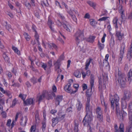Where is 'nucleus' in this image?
I'll return each mask as SVG.
<instances>
[{
  "label": "nucleus",
  "mask_w": 132,
  "mask_h": 132,
  "mask_svg": "<svg viewBox=\"0 0 132 132\" xmlns=\"http://www.w3.org/2000/svg\"><path fill=\"white\" fill-rule=\"evenodd\" d=\"M119 97L117 94H115L114 96L111 95L110 96V100L111 103V108L114 109V105L116 106L117 114L118 117L121 120H123V117L126 115L127 113L126 112L123 110L119 112V105L118 103L119 100Z\"/></svg>",
  "instance_id": "nucleus-1"
},
{
  "label": "nucleus",
  "mask_w": 132,
  "mask_h": 132,
  "mask_svg": "<svg viewBox=\"0 0 132 132\" xmlns=\"http://www.w3.org/2000/svg\"><path fill=\"white\" fill-rule=\"evenodd\" d=\"M92 114L86 113V115L84 117L83 121V123L84 126L88 127L90 131L92 130L93 128L91 127V121L92 120Z\"/></svg>",
  "instance_id": "nucleus-2"
},
{
  "label": "nucleus",
  "mask_w": 132,
  "mask_h": 132,
  "mask_svg": "<svg viewBox=\"0 0 132 132\" xmlns=\"http://www.w3.org/2000/svg\"><path fill=\"white\" fill-rule=\"evenodd\" d=\"M75 40L77 45L84 39L83 31L78 30L74 35Z\"/></svg>",
  "instance_id": "nucleus-3"
},
{
  "label": "nucleus",
  "mask_w": 132,
  "mask_h": 132,
  "mask_svg": "<svg viewBox=\"0 0 132 132\" xmlns=\"http://www.w3.org/2000/svg\"><path fill=\"white\" fill-rule=\"evenodd\" d=\"M119 79L118 81L119 84L121 86L123 87L125 84L126 81V77L123 73H121V72L119 71L118 72Z\"/></svg>",
  "instance_id": "nucleus-4"
},
{
  "label": "nucleus",
  "mask_w": 132,
  "mask_h": 132,
  "mask_svg": "<svg viewBox=\"0 0 132 132\" xmlns=\"http://www.w3.org/2000/svg\"><path fill=\"white\" fill-rule=\"evenodd\" d=\"M75 13V14L79 16V14L77 11L75 9L70 10V11L69 12V14L72 17V18L73 21L77 23V19L73 14Z\"/></svg>",
  "instance_id": "nucleus-5"
},
{
  "label": "nucleus",
  "mask_w": 132,
  "mask_h": 132,
  "mask_svg": "<svg viewBox=\"0 0 132 132\" xmlns=\"http://www.w3.org/2000/svg\"><path fill=\"white\" fill-rule=\"evenodd\" d=\"M131 96V93L129 91L125 90L124 96L122 100L128 101L129 100Z\"/></svg>",
  "instance_id": "nucleus-6"
},
{
  "label": "nucleus",
  "mask_w": 132,
  "mask_h": 132,
  "mask_svg": "<svg viewBox=\"0 0 132 132\" xmlns=\"http://www.w3.org/2000/svg\"><path fill=\"white\" fill-rule=\"evenodd\" d=\"M54 64L55 66V70L59 73L61 72V70L60 68V64H59V61H54Z\"/></svg>",
  "instance_id": "nucleus-7"
},
{
  "label": "nucleus",
  "mask_w": 132,
  "mask_h": 132,
  "mask_svg": "<svg viewBox=\"0 0 132 132\" xmlns=\"http://www.w3.org/2000/svg\"><path fill=\"white\" fill-rule=\"evenodd\" d=\"M71 85L69 84L66 85L64 87V89L67 92L71 94H74L77 92V90L75 91H73L71 87Z\"/></svg>",
  "instance_id": "nucleus-8"
},
{
  "label": "nucleus",
  "mask_w": 132,
  "mask_h": 132,
  "mask_svg": "<svg viewBox=\"0 0 132 132\" xmlns=\"http://www.w3.org/2000/svg\"><path fill=\"white\" fill-rule=\"evenodd\" d=\"M118 28L116 29V36L118 39L119 40H122L123 36V34L121 33V31L118 30Z\"/></svg>",
  "instance_id": "nucleus-9"
},
{
  "label": "nucleus",
  "mask_w": 132,
  "mask_h": 132,
  "mask_svg": "<svg viewBox=\"0 0 132 132\" xmlns=\"http://www.w3.org/2000/svg\"><path fill=\"white\" fill-rule=\"evenodd\" d=\"M35 99L34 98H30L27 99L26 101H24V103L26 105H28L34 104Z\"/></svg>",
  "instance_id": "nucleus-10"
},
{
  "label": "nucleus",
  "mask_w": 132,
  "mask_h": 132,
  "mask_svg": "<svg viewBox=\"0 0 132 132\" xmlns=\"http://www.w3.org/2000/svg\"><path fill=\"white\" fill-rule=\"evenodd\" d=\"M63 27L67 31L71 32L73 30L71 26L68 23L63 24Z\"/></svg>",
  "instance_id": "nucleus-11"
},
{
  "label": "nucleus",
  "mask_w": 132,
  "mask_h": 132,
  "mask_svg": "<svg viewBox=\"0 0 132 132\" xmlns=\"http://www.w3.org/2000/svg\"><path fill=\"white\" fill-rule=\"evenodd\" d=\"M27 119L26 117H22L20 121V123L21 126H25Z\"/></svg>",
  "instance_id": "nucleus-12"
},
{
  "label": "nucleus",
  "mask_w": 132,
  "mask_h": 132,
  "mask_svg": "<svg viewBox=\"0 0 132 132\" xmlns=\"http://www.w3.org/2000/svg\"><path fill=\"white\" fill-rule=\"evenodd\" d=\"M92 107L90 105H86V111L87 114H92Z\"/></svg>",
  "instance_id": "nucleus-13"
},
{
  "label": "nucleus",
  "mask_w": 132,
  "mask_h": 132,
  "mask_svg": "<svg viewBox=\"0 0 132 132\" xmlns=\"http://www.w3.org/2000/svg\"><path fill=\"white\" fill-rule=\"evenodd\" d=\"M83 106L81 102L79 100H78L76 104V108L77 109L78 111H80L82 108Z\"/></svg>",
  "instance_id": "nucleus-14"
},
{
  "label": "nucleus",
  "mask_w": 132,
  "mask_h": 132,
  "mask_svg": "<svg viewBox=\"0 0 132 132\" xmlns=\"http://www.w3.org/2000/svg\"><path fill=\"white\" fill-rule=\"evenodd\" d=\"M94 76L92 75L90 76V83L91 86V89H92V87H93L94 84Z\"/></svg>",
  "instance_id": "nucleus-15"
},
{
  "label": "nucleus",
  "mask_w": 132,
  "mask_h": 132,
  "mask_svg": "<svg viewBox=\"0 0 132 132\" xmlns=\"http://www.w3.org/2000/svg\"><path fill=\"white\" fill-rule=\"evenodd\" d=\"M126 101H127L122 100L121 107L123 110L126 109L127 108V103Z\"/></svg>",
  "instance_id": "nucleus-16"
},
{
  "label": "nucleus",
  "mask_w": 132,
  "mask_h": 132,
  "mask_svg": "<svg viewBox=\"0 0 132 132\" xmlns=\"http://www.w3.org/2000/svg\"><path fill=\"white\" fill-rule=\"evenodd\" d=\"M47 45L48 46V47L50 49H52V47L56 50L57 48V46L53 43H51L50 44L47 43Z\"/></svg>",
  "instance_id": "nucleus-17"
},
{
  "label": "nucleus",
  "mask_w": 132,
  "mask_h": 132,
  "mask_svg": "<svg viewBox=\"0 0 132 132\" xmlns=\"http://www.w3.org/2000/svg\"><path fill=\"white\" fill-rule=\"evenodd\" d=\"M118 20V19L117 18L115 17L114 18L113 21V24L115 25L116 29L118 28V27L117 25Z\"/></svg>",
  "instance_id": "nucleus-18"
},
{
  "label": "nucleus",
  "mask_w": 132,
  "mask_h": 132,
  "mask_svg": "<svg viewBox=\"0 0 132 132\" xmlns=\"http://www.w3.org/2000/svg\"><path fill=\"white\" fill-rule=\"evenodd\" d=\"M58 118L57 117L52 119V126L53 127L54 126L58 123Z\"/></svg>",
  "instance_id": "nucleus-19"
},
{
  "label": "nucleus",
  "mask_w": 132,
  "mask_h": 132,
  "mask_svg": "<svg viewBox=\"0 0 132 132\" xmlns=\"http://www.w3.org/2000/svg\"><path fill=\"white\" fill-rule=\"evenodd\" d=\"M87 3L90 6L93 7L94 9H95L96 4L95 3L89 1H87Z\"/></svg>",
  "instance_id": "nucleus-20"
},
{
  "label": "nucleus",
  "mask_w": 132,
  "mask_h": 132,
  "mask_svg": "<svg viewBox=\"0 0 132 132\" xmlns=\"http://www.w3.org/2000/svg\"><path fill=\"white\" fill-rule=\"evenodd\" d=\"M95 38L94 36H90L87 38L86 40L89 42L93 43Z\"/></svg>",
  "instance_id": "nucleus-21"
},
{
  "label": "nucleus",
  "mask_w": 132,
  "mask_h": 132,
  "mask_svg": "<svg viewBox=\"0 0 132 132\" xmlns=\"http://www.w3.org/2000/svg\"><path fill=\"white\" fill-rule=\"evenodd\" d=\"M96 113L97 115L103 114L102 110L100 107H98L97 108Z\"/></svg>",
  "instance_id": "nucleus-22"
},
{
  "label": "nucleus",
  "mask_w": 132,
  "mask_h": 132,
  "mask_svg": "<svg viewBox=\"0 0 132 132\" xmlns=\"http://www.w3.org/2000/svg\"><path fill=\"white\" fill-rule=\"evenodd\" d=\"M114 45V40L113 37H111L110 42V46L111 48L113 47Z\"/></svg>",
  "instance_id": "nucleus-23"
},
{
  "label": "nucleus",
  "mask_w": 132,
  "mask_h": 132,
  "mask_svg": "<svg viewBox=\"0 0 132 132\" xmlns=\"http://www.w3.org/2000/svg\"><path fill=\"white\" fill-rule=\"evenodd\" d=\"M53 22L51 20L49 19H48V23L49 25L50 28L51 30L52 31H54V29L52 27V25L53 24Z\"/></svg>",
  "instance_id": "nucleus-24"
},
{
  "label": "nucleus",
  "mask_w": 132,
  "mask_h": 132,
  "mask_svg": "<svg viewBox=\"0 0 132 132\" xmlns=\"http://www.w3.org/2000/svg\"><path fill=\"white\" fill-rule=\"evenodd\" d=\"M74 75L77 78H80L81 77V74L80 72L78 71H75L74 73Z\"/></svg>",
  "instance_id": "nucleus-25"
},
{
  "label": "nucleus",
  "mask_w": 132,
  "mask_h": 132,
  "mask_svg": "<svg viewBox=\"0 0 132 132\" xmlns=\"http://www.w3.org/2000/svg\"><path fill=\"white\" fill-rule=\"evenodd\" d=\"M89 21L90 25L93 26H95L96 24L97 23V22L94 19H91Z\"/></svg>",
  "instance_id": "nucleus-26"
},
{
  "label": "nucleus",
  "mask_w": 132,
  "mask_h": 132,
  "mask_svg": "<svg viewBox=\"0 0 132 132\" xmlns=\"http://www.w3.org/2000/svg\"><path fill=\"white\" fill-rule=\"evenodd\" d=\"M98 48L100 50L103 49L104 47V45L103 44L101 43L99 41H98Z\"/></svg>",
  "instance_id": "nucleus-27"
},
{
  "label": "nucleus",
  "mask_w": 132,
  "mask_h": 132,
  "mask_svg": "<svg viewBox=\"0 0 132 132\" xmlns=\"http://www.w3.org/2000/svg\"><path fill=\"white\" fill-rule=\"evenodd\" d=\"M12 49L14 51L15 53H17L18 55L20 54V51L18 50V49L16 47L13 46Z\"/></svg>",
  "instance_id": "nucleus-28"
},
{
  "label": "nucleus",
  "mask_w": 132,
  "mask_h": 132,
  "mask_svg": "<svg viewBox=\"0 0 132 132\" xmlns=\"http://www.w3.org/2000/svg\"><path fill=\"white\" fill-rule=\"evenodd\" d=\"M119 131L120 132H124V125L123 123L120 124L119 127Z\"/></svg>",
  "instance_id": "nucleus-29"
},
{
  "label": "nucleus",
  "mask_w": 132,
  "mask_h": 132,
  "mask_svg": "<svg viewBox=\"0 0 132 132\" xmlns=\"http://www.w3.org/2000/svg\"><path fill=\"white\" fill-rule=\"evenodd\" d=\"M24 4L28 9H30L31 7L30 4L27 0L25 1L24 2Z\"/></svg>",
  "instance_id": "nucleus-30"
},
{
  "label": "nucleus",
  "mask_w": 132,
  "mask_h": 132,
  "mask_svg": "<svg viewBox=\"0 0 132 132\" xmlns=\"http://www.w3.org/2000/svg\"><path fill=\"white\" fill-rule=\"evenodd\" d=\"M5 94L7 95L9 98H11L12 97L11 93L8 90H6Z\"/></svg>",
  "instance_id": "nucleus-31"
},
{
  "label": "nucleus",
  "mask_w": 132,
  "mask_h": 132,
  "mask_svg": "<svg viewBox=\"0 0 132 132\" xmlns=\"http://www.w3.org/2000/svg\"><path fill=\"white\" fill-rule=\"evenodd\" d=\"M122 2L121 0L120 2H119V11L120 13H121V14H122L123 13V11L122 10V6L121 5V4H120L119 3H121V2L122 3L123 2V1L122 0Z\"/></svg>",
  "instance_id": "nucleus-32"
},
{
  "label": "nucleus",
  "mask_w": 132,
  "mask_h": 132,
  "mask_svg": "<svg viewBox=\"0 0 132 132\" xmlns=\"http://www.w3.org/2000/svg\"><path fill=\"white\" fill-rule=\"evenodd\" d=\"M123 51H121L120 53V56L118 59V61L119 62H121L123 57Z\"/></svg>",
  "instance_id": "nucleus-33"
},
{
  "label": "nucleus",
  "mask_w": 132,
  "mask_h": 132,
  "mask_svg": "<svg viewBox=\"0 0 132 132\" xmlns=\"http://www.w3.org/2000/svg\"><path fill=\"white\" fill-rule=\"evenodd\" d=\"M24 37L27 40H29L30 38V37L28 34L24 33L23 34Z\"/></svg>",
  "instance_id": "nucleus-34"
},
{
  "label": "nucleus",
  "mask_w": 132,
  "mask_h": 132,
  "mask_svg": "<svg viewBox=\"0 0 132 132\" xmlns=\"http://www.w3.org/2000/svg\"><path fill=\"white\" fill-rule=\"evenodd\" d=\"M90 60H87L86 61V64L85 65L86 67L85 68V69L86 70H87L90 64Z\"/></svg>",
  "instance_id": "nucleus-35"
},
{
  "label": "nucleus",
  "mask_w": 132,
  "mask_h": 132,
  "mask_svg": "<svg viewBox=\"0 0 132 132\" xmlns=\"http://www.w3.org/2000/svg\"><path fill=\"white\" fill-rule=\"evenodd\" d=\"M97 118L99 121L101 122L102 121L103 119V114L97 115Z\"/></svg>",
  "instance_id": "nucleus-36"
},
{
  "label": "nucleus",
  "mask_w": 132,
  "mask_h": 132,
  "mask_svg": "<svg viewBox=\"0 0 132 132\" xmlns=\"http://www.w3.org/2000/svg\"><path fill=\"white\" fill-rule=\"evenodd\" d=\"M126 132H132V123L127 128Z\"/></svg>",
  "instance_id": "nucleus-37"
},
{
  "label": "nucleus",
  "mask_w": 132,
  "mask_h": 132,
  "mask_svg": "<svg viewBox=\"0 0 132 132\" xmlns=\"http://www.w3.org/2000/svg\"><path fill=\"white\" fill-rule=\"evenodd\" d=\"M45 94L43 93L42 95L40 96L39 97L37 98V99L38 100L39 102L40 101L44 98L45 96Z\"/></svg>",
  "instance_id": "nucleus-38"
},
{
  "label": "nucleus",
  "mask_w": 132,
  "mask_h": 132,
  "mask_svg": "<svg viewBox=\"0 0 132 132\" xmlns=\"http://www.w3.org/2000/svg\"><path fill=\"white\" fill-rule=\"evenodd\" d=\"M36 126L35 125L31 126L30 130V132H35Z\"/></svg>",
  "instance_id": "nucleus-39"
},
{
  "label": "nucleus",
  "mask_w": 132,
  "mask_h": 132,
  "mask_svg": "<svg viewBox=\"0 0 132 132\" xmlns=\"http://www.w3.org/2000/svg\"><path fill=\"white\" fill-rule=\"evenodd\" d=\"M26 95L22 94H20L19 95V97L21 98L22 100L23 101H25V100L26 97Z\"/></svg>",
  "instance_id": "nucleus-40"
},
{
  "label": "nucleus",
  "mask_w": 132,
  "mask_h": 132,
  "mask_svg": "<svg viewBox=\"0 0 132 132\" xmlns=\"http://www.w3.org/2000/svg\"><path fill=\"white\" fill-rule=\"evenodd\" d=\"M3 56L4 59L6 61L8 62L9 61V58L5 53L3 54Z\"/></svg>",
  "instance_id": "nucleus-41"
},
{
  "label": "nucleus",
  "mask_w": 132,
  "mask_h": 132,
  "mask_svg": "<svg viewBox=\"0 0 132 132\" xmlns=\"http://www.w3.org/2000/svg\"><path fill=\"white\" fill-rule=\"evenodd\" d=\"M6 28L10 32L12 31V29L11 28V26L9 24H7L6 25Z\"/></svg>",
  "instance_id": "nucleus-42"
},
{
  "label": "nucleus",
  "mask_w": 132,
  "mask_h": 132,
  "mask_svg": "<svg viewBox=\"0 0 132 132\" xmlns=\"http://www.w3.org/2000/svg\"><path fill=\"white\" fill-rule=\"evenodd\" d=\"M129 112L132 113V102L130 103L129 106Z\"/></svg>",
  "instance_id": "nucleus-43"
},
{
  "label": "nucleus",
  "mask_w": 132,
  "mask_h": 132,
  "mask_svg": "<svg viewBox=\"0 0 132 132\" xmlns=\"http://www.w3.org/2000/svg\"><path fill=\"white\" fill-rule=\"evenodd\" d=\"M128 54H129L131 57L132 58V43L131 45L130 49L129 51Z\"/></svg>",
  "instance_id": "nucleus-44"
},
{
  "label": "nucleus",
  "mask_w": 132,
  "mask_h": 132,
  "mask_svg": "<svg viewBox=\"0 0 132 132\" xmlns=\"http://www.w3.org/2000/svg\"><path fill=\"white\" fill-rule=\"evenodd\" d=\"M0 114L3 118H5L6 117V113L4 111H2L0 113Z\"/></svg>",
  "instance_id": "nucleus-45"
},
{
  "label": "nucleus",
  "mask_w": 132,
  "mask_h": 132,
  "mask_svg": "<svg viewBox=\"0 0 132 132\" xmlns=\"http://www.w3.org/2000/svg\"><path fill=\"white\" fill-rule=\"evenodd\" d=\"M62 99V96H57L56 100H57V101H59V102L61 101Z\"/></svg>",
  "instance_id": "nucleus-46"
},
{
  "label": "nucleus",
  "mask_w": 132,
  "mask_h": 132,
  "mask_svg": "<svg viewBox=\"0 0 132 132\" xmlns=\"http://www.w3.org/2000/svg\"><path fill=\"white\" fill-rule=\"evenodd\" d=\"M109 113L108 112L106 115V120L108 122H110V121Z\"/></svg>",
  "instance_id": "nucleus-47"
},
{
  "label": "nucleus",
  "mask_w": 132,
  "mask_h": 132,
  "mask_svg": "<svg viewBox=\"0 0 132 132\" xmlns=\"http://www.w3.org/2000/svg\"><path fill=\"white\" fill-rule=\"evenodd\" d=\"M103 65L105 67H107L109 65V63L108 61L103 60Z\"/></svg>",
  "instance_id": "nucleus-48"
},
{
  "label": "nucleus",
  "mask_w": 132,
  "mask_h": 132,
  "mask_svg": "<svg viewBox=\"0 0 132 132\" xmlns=\"http://www.w3.org/2000/svg\"><path fill=\"white\" fill-rule=\"evenodd\" d=\"M11 119H8L7 121V123H6V125L7 126H8L9 127H11Z\"/></svg>",
  "instance_id": "nucleus-49"
},
{
  "label": "nucleus",
  "mask_w": 132,
  "mask_h": 132,
  "mask_svg": "<svg viewBox=\"0 0 132 132\" xmlns=\"http://www.w3.org/2000/svg\"><path fill=\"white\" fill-rule=\"evenodd\" d=\"M132 76V70H129L128 74V78H130Z\"/></svg>",
  "instance_id": "nucleus-50"
},
{
  "label": "nucleus",
  "mask_w": 132,
  "mask_h": 132,
  "mask_svg": "<svg viewBox=\"0 0 132 132\" xmlns=\"http://www.w3.org/2000/svg\"><path fill=\"white\" fill-rule=\"evenodd\" d=\"M64 56L63 55H61L60 57L57 60L58 61V60L59 61V64H60V62L62 60H63L64 58Z\"/></svg>",
  "instance_id": "nucleus-51"
},
{
  "label": "nucleus",
  "mask_w": 132,
  "mask_h": 132,
  "mask_svg": "<svg viewBox=\"0 0 132 132\" xmlns=\"http://www.w3.org/2000/svg\"><path fill=\"white\" fill-rule=\"evenodd\" d=\"M31 81L34 84H35L37 82L36 79L34 77H33L31 79Z\"/></svg>",
  "instance_id": "nucleus-52"
},
{
  "label": "nucleus",
  "mask_w": 132,
  "mask_h": 132,
  "mask_svg": "<svg viewBox=\"0 0 132 132\" xmlns=\"http://www.w3.org/2000/svg\"><path fill=\"white\" fill-rule=\"evenodd\" d=\"M65 115L64 114H62L61 113L59 114V118L61 119H63L65 117Z\"/></svg>",
  "instance_id": "nucleus-53"
},
{
  "label": "nucleus",
  "mask_w": 132,
  "mask_h": 132,
  "mask_svg": "<svg viewBox=\"0 0 132 132\" xmlns=\"http://www.w3.org/2000/svg\"><path fill=\"white\" fill-rule=\"evenodd\" d=\"M35 38L37 40L38 42V39L39 38V36L37 33L36 31H35Z\"/></svg>",
  "instance_id": "nucleus-54"
},
{
  "label": "nucleus",
  "mask_w": 132,
  "mask_h": 132,
  "mask_svg": "<svg viewBox=\"0 0 132 132\" xmlns=\"http://www.w3.org/2000/svg\"><path fill=\"white\" fill-rule=\"evenodd\" d=\"M74 130L75 131H77L78 130V124L77 123H75V127L74 128Z\"/></svg>",
  "instance_id": "nucleus-55"
},
{
  "label": "nucleus",
  "mask_w": 132,
  "mask_h": 132,
  "mask_svg": "<svg viewBox=\"0 0 132 132\" xmlns=\"http://www.w3.org/2000/svg\"><path fill=\"white\" fill-rule=\"evenodd\" d=\"M108 18L107 17H103L102 18H100L99 20L98 21H105L106 20L107 18Z\"/></svg>",
  "instance_id": "nucleus-56"
},
{
  "label": "nucleus",
  "mask_w": 132,
  "mask_h": 132,
  "mask_svg": "<svg viewBox=\"0 0 132 132\" xmlns=\"http://www.w3.org/2000/svg\"><path fill=\"white\" fill-rule=\"evenodd\" d=\"M106 36V35L105 34H104L103 36L102 37L101 39V41L102 43H103L105 42V38Z\"/></svg>",
  "instance_id": "nucleus-57"
},
{
  "label": "nucleus",
  "mask_w": 132,
  "mask_h": 132,
  "mask_svg": "<svg viewBox=\"0 0 132 132\" xmlns=\"http://www.w3.org/2000/svg\"><path fill=\"white\" fill-rule=\"evenodd\" d=\"M20 86V84L18 83H14L13 84L12 86H13L15 87H19Z\"/></svg>",
  "instance_id": "nucleus-58"
},
{
  "label": "nucleus",
  "mask_w": 132,
  "mask_h": 132,
  "mask_svg": "<svg viewBox=\"0 0 132 132\" xmlns=\"http://www.w3.org/2000/svg\"><path fill=\"white\" fill-rule=\"evenodd\" d=\"M46 127V123H43L42 126V129L43 131L45 130Z\"/></svg>",
  "instance_id": "nucleus-59"
},
{
  "label": "nucleus",
  "mask_w": 132,
  "mask_h": 132,
  "mask_svg": "<svg viewBox=\"0 0 132 132\" xmlns=\"http://www.w3.org/2000/svg\"><path fill=\"white\" fill-rule=\"evenodd\" d=\"M48 65L50 68H51L52 66V62L51 60H50L48 61Z\"/></svg>",
  "instance_id": "nucleus-60"
},
{
  "label": "nucleus",
  "mask_w": 132,
  "mask_h": 132,
  "mask_svg": "<svg viewBox=\"0 0 132 132\" xmlns=\"http://www.w3.org/2000/svg\"><path fill=\"white\" fill-rule=\"evenodd\" d=\"M101 103H102V104H104V105L105 106V111L106 112L107 110V106H106L107 105H106L105 104V102L103 101V102L101 101Z\"/></svg>",
  "instance_id": "nucleus-61"
},
{
  "label": "nucleus",
  "mask_w": 132,
  "mask_h": 132,
  "mask_svg": "<svg viewBox=\"0 0 132 132\" xmlns=\"http://www.w3.org/2000/svg\"><path fill=\"white\" fill-rule=\"evenodd\" d=\"M129 119L131 121H132V113L129 112Z\"/></svg>",
  "instance_id": "nucleus-62"
},
{
  "label": "nucleus",
  "mask_w": 132,
  "mask_h": 132,
  "mask_svg": "<svg viewBox=\"0 0 132 132\" xmlns=\"http://www.w3.org/2000/svg\"><path fill=\"white\" fill-rule=\"evenodd\" d=\"M47 66V65L44 63H43L42 65V67L45 70H46V68Z\"/></svg>",
  "instance_id": "nucleus-63"
},
{
  "label": "nucleus",
  "mask_w": 132,
  "mask_h": 132,
  "mask_svg": "<svg viewBox=\"0 0 132 132\" xmlns=\"http://www.w3.org/2000/svg\"><path fill=\"white\" fill-rule=\"evenodd\" d=\"M0 90L3 93L5 94L6 90H4L3 88L0 87Z\"/></svg>",
  "instance_id": "nucleus-64"
}]
</instances>
